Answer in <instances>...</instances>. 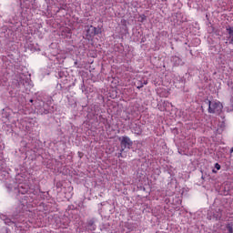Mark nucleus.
<instances>
[{
    "label": "nucleus",
    "instance_id": "obj_13",
    "mask_svg": "<svg viewBox=\"0 0 233 233\" xmlns=\"http://www.w3.org/2000/svg\"><path fill=\"white\" fill-rule=\"evenodd\" d=\"M80 90H82V92H85V81H83V83L81 84Z\"/></svg>",
    "mask_w": 233,
    "mask_h": 233
},
{
    "label": "nucleus",
    "instance_id": "obj_2",
    "mask_svg": "<svg viewBox=\"0 0 233 233\" xmlns=\"http://www.w3.org/2000/svg\"><path fill=\"white\" fill-rule=\"evenodd\" d=\"M205 103L208 106L209 114H219L223 110V104L219 101L206 100Z\"/></svg>",
    "mask_w": 233,
    "mask_h": 233
},
{
    "label": "nucleus",
    "instance_id": "obj_8",
    "mask_svg": "<svg viewBox=\"0 0 233 233\" xmlns=\"http://www.w3.org/2000/svg\"><path fill=\"white\" fill-rule=\"evenodd\" d=\"M221 210L218 209V211L213 214V219H216V221H219V219H221Z\"/></svg>",
    "mask_w": 233,
    "mask_h": 233
},
{
    "label": "nucleus",
    "instance_id": "obj_11",
    "mask_svg": "<svg viewBox=\"0 0 233 233\" xmlns=\"http://www.w3.org/2000/svg\"><path fill=\"white\" fill-rule=\"evenodd\" d=\"M90 28L93 30L95 35H97V34H99V30H97L96 27L90 25Z\"/></svg>",
    "mask_w": 233,
    "mask_h": 233
},
{
    "label": "nucleus",
    "instance_id": "obj_18",
    "mask_svg": "<svg viewBox=\"0 0 233 233\" xmlns=\"http://www.w3.org/2000/svg\"><path fill=\"white\" fill-rule=\"evenodd\" d=\"M212 172H213L214 174H216L218 171H216V169H213Z\"/></svg>",
    "mask_w": 233,
    "mask_h": 233
},
{
    "label": "nucleus",
    "instance_id": "obj_23",
    "mask_svg": "<svg viewBox=\"0 0 233 233\" xmlns=\"http://www.w3.org/2000/svg\"><path fill=\"white\" fill-rule=\"evenodd\" d=\"M7 188H10V187H7Z\"/></svg>",
    "mask_w": 233,
    "mask_h": 233
},
{
    "label": "nucleus",
    "instance_id": "obj_7",
    "mask_svg": "<svg viewBox=\"0 0 233 233\" xmlns=\"http://www.w3.org/2000/svg\"><path fill=\"white\" fill-rule=\"evenodd\" d=\"M147 84H148V82L147 80L137 81L135 83V85H136L137 88H138V90L143 88V86H145V85H147Z\"/></svg>",
    "mask_w": 233,
    "mask_h": 233
},
{
    "label": "nucleus",
    "instance_id": "obj_21",
    "mask_svg": "<svg viewBox=\"0 0 233 233\" xmlns=\"http://www.w3.org/2000/svg\"><path fill=\"white\" fill-rule=\"evenodd\" d=\"M90 32V29L87 30V33Z\"/></svg>",
    "mask_w": 233,
    "mask_h": 233
},
{
    "label": "nucleus",
    "instance_id": "obj_4",
    "mask_svg": "<svg viewBox=\"0 0 233 233\" xmlns=\"http://www.w3.org/2000/svg\"><path fill=\"white\" fill-rule=\"evenodd\" d=\"M226 32L228 34L226 43L233 45V26H227Z\"/></svg>",
    "mask_w": 233,
    "mask_h": 233
},
{
    "label": "nucleus",
    "instance_id": "obj_6",
    "mask_svg": "<svg viewBox=\"0 0 233 233\" xmlns=\"http://www.w3.org/2000/svg\"><path fill=\"white\" fill-rule=\"evenodd\" d=\"M28 192V186L21 185L18 187V194L25 195Z\"/></svg>",
    "mask_w": 233,
    "mask_h": 233
},
{
    "label": "nucleus",
    "instance_id": "obj_1",
    "mask_svg": "<svg viewBox=\"0 0 233 233\" xmlns=\"http://www.w3.org/2000/svg\"><path fill=\"white\" fill-rule=\"evenodd\" d=\"M54 99L52 96H48L46 101L36 99L35 100V110L40 116H46V114H52L54 112Z\"/></svg>",
    "mask_w": 233,
    "mask_h": 233
},
{
    "label": "nucleus",
    "instance_id": "obj_15",
    "mask_svg": "<svg viewBox=\"0 0 233 233\" xmlns=\"http://www.w3.org/2000/svg\"><path fill=\"white\" fill-rule=\"evenodd\" d=\"M135 134H141V129L137 128V130H135Z\"/></svg>",
    "mask_w": 233,
    "mask_h": 233
},
{
    "label": "nucleus",
    "instance_id": "obj_14",
    "mask_svg": "<svg viewBox=\"0 0 233 233\" xmlns=\"http://www.w3.org/2000/svg\"><path fill=\"white\" fill-rule=\"evenodd\" d=\"M140 19H141V21H146L147 15H140Z\"/></svg>",
    "mask_w": 233,
    "mask_h": 233
},
{
    "label": "nucleus",
    "instance_id": "obj_20",
    "mask_svg": "<svg viewBox=\"0 0 233 233\" xmlns=\"http://www.w3.org/2000/svg\"><path fill=\"white\" fill-rule=\"evenodd\" d=\"M3 85V82L0 80V86Z\"/></svg>",
    "mask_w": 233,
    "mask_h": 233
},
{
    "label": "nucleus",
    "instance_id": "obj_12",
    "mask_svg": "<svg viewBox=\"0 0 233 233\" xmlns=\"http://www.w3.org/2000/svg\"><path fill=\"white\" fill-rule=\"evenodd\" d=\"M215 168H216L217 170H221V165H219V163H216V164H215Z\"/></svg>",
    "mask_w": 233,
    "mask_h": 233
},
{
    "label": "nucleus",
    "instance_id": "obj_5",
    "mask_svg": "<svg viewBox=\"0 0 233 233\" xmlns=\"http://www.w3.org/2000/svg\"><path fill=\"white\" fill-rule=\"evenodd\" d=\"M35 0H25L23 6L25 8H35Z\"/></svg>",
    "mask_w": 233,
    "mask_h": 233
},
{
    "label": "nucleus",
    "instance_id": "obj_17",
    "mask_svg": "<svg viewBox=\"0 0 233 233\" xmlns=\"http://www.w3.org/2000/svg\"><path fill=\"white\" fill-rule=\"evenodd\" d=\"M176 61H180L179 57H175Z\"/></svg>",
    "mask_w": 233,
    "mask_h": 233
},
{
    "label": "nucleus",
    "instance_id": "obj_22",
    "mask_svg": "<svg viewBox=\"0 0 233 233\" xmlns=\"http://www.w3.org/2000/svg\"><path fill=\"white\" fill-rule=\"evenodd\" d=\"M23 207H25V203H23Z\"/></svg>",
    "mask_w": 233,
    "mask_h": 233
},
{
    "label": "nucleus",
    "instance_id": "obj_9",
    "mask_svg": "<svg viewBox=\"0 0 233 233\" xmlns=\"http://www.w3.org/2000/svg\"><path fill=\"white\" fill-rule=\"evenodd\" d=\"M87 227H90V230H96L94 219H91L87 222Z\"/></svg>",
    "mask_w": 233,
    "mask_h": 233
},
{
    "label": "nucleus",
    "instance_id": "obj_10",
    "mask_svg": "<svg viewBox=\"0 0 233 233\" xmlns=\"http://www.w3.org/2000/svg\"><path fill=\"white\" fill-rule=\"evenodd\" d=\"M227 230L228 233H233V223L228 224Z\"/></svg>",
    "mask_w": 233,
    "mask_h": 233
},
{
    "label": "nucleus",
    "instance_id": "obj_19",
    "mask_svg": "<svg viewBox=\"0 0 233 233\" xmlns=\"http://www.w3.org/2000/svg\"><path fill=\"white\" fill-rule=\"evenodd\" d=\"M29 102L34 103V99H30Z\"/></svg>",
    "mask_w": 233,
    "mask_h": 233
},
{
    "label": "nucleus",
    "instance_id": "obj_16",
    "mask_svg": "<svg viewBox=\"0 0 233 233\" xmlns=\"http://www.w3.org/2000/svg\"><path fill=\"white\" fill-rule=\"evenodd\" d=\"M230 154H233V147L230 148Z\"/></svg>",
    "mask_w": 233,
    "mask_h": 233
},
{
    "label": "nucleus",
    "instance_id": "obj_3",
    "mask_svg": "<svg viewBox=\"0 0 233 233\" xmlns=\"http://www.w3.org/2000/svg\"><path fill=\"white\" fill-rule=\"evenodd\" d=\"M118 140L120 142V147H121V150H120L121 153L118 155V157H123V151H125V148H130L133 143L130 137H119Z\"/></svg>",
    "mask_w": 233,
    "mask_h": 233
}]
</instances>
